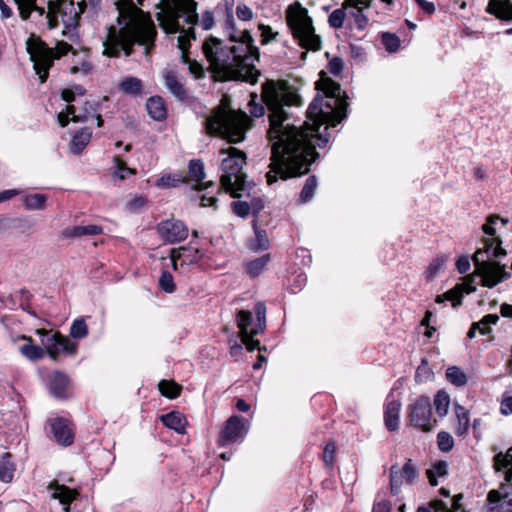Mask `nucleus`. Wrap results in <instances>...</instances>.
Listing matches in <instances>:
<instances>
[{
    "label": "nucleus",
    "instance_id": "28",
    "mask_svg": "<svg viewBox=\"0 0 512 512\" xmlns=\"http://www.w3.org/2000/svg\"><path fill=\"white\" fill-rule=\"evenodd\" d=\"M68 386L69 378L63 372L56 371L49 378V390L56 398H66Z\"/></svg>",
    "mask_w": 512,
    "mask_h": 512
},
{
    "label": "nucleus",
    "instance_id": "5",
    "mask_svg": "<svg viewBox=\"0 0 512 512\" xmlns=\"http://www.w3.org/2000/svg\"><path fill=\"white\" fill-rule=\"evenodd\" d=\"M252 124L247 113L235 111L221 102L204 121L205 131L212 137H220L228 143H239L245 139L247 130Z\"/></svg>",
    "mask_w": 512,
    "mask_h": 512
},
{
    "label": "nucleus",
    "instance_id": "63",
    "mask_svg": "<svg viewBox=\"0 0 512 512\" xmlns=\"http://www.w3.org/2000/svg\"><path fill=\"white\" fill-rule=\"evenodd\" d=\"M500 413L504 416L512 415V394L504 392L500 401Z\"/></svg>",
    "mask_w": 512,
    "mask_h": 512
},
{
    "label": "nucleus",
    "instance_id": "25",
    "mask_svg": "<svg viewBox=\"0 0 512 512\" xmlns=\"http://www.w3.org/2000/svg\"><path fill=\"white\" fill-rule=\"evenodd\" d=\"M495 471H504L505 482L512 481V446L505 452H498L493 457Z\"/></svg>",
    "mask_w": 512,
    "mask_h": 512
},
{
    "label": "nucleus",
    "instance_id": "23",
    "mask_svg": "<svg viewBox=\"0 0 512 512\" xmlns=\"http://www.w3.org/2000/svg\"><path fill=\"white\" fill-rule=\"evenodd\" d=\"M191 40H196V34H179L177 37V46L181 50L182 62L188 64L189 72L195 78H201L204 75L203 67L197 61L190 60L187 55Z\"/></svg>",
    "mask_w": 512,
    "mask_h": 512
},
{
    "label": "nucleus",
    "instance_id": "32",
    "mask_svg": "<svg viewBox=\"0 0 512 512\" xmlns=\"http://www.w3.org/2000/svg\"><path fill=\"white\" fill-rule=\"evenodd\" d=\"M146 109L149 116L156 121H163L167 118V107L160 96H152L146 102Z\"/></svg>",
    "mask_w": 512,
    "mask_h": 512
},
{
    "label": "nucleus",
    "instance_id": "19",
    "mask_svg": "<svg viewBox=\"0 0 512 512\" xmlns=\"http://www.w3.org/2000/svg\"><path fill=\"white\" fill-rule=\"evenodd\" d=\"M49 432L53 439L61 446L67 447L74 442V430L67 419L57 417L48 420Z\"/></svg>",
    "mask_w": 512,
    "mask_h": 512
},
{
    "label": "nucleus",
    "instance_id": "34",
    "mask_svg": "<svg viewBox=\"0 0 512 512\" xmlns=\"http://www.w3.org/2000/svg\"><path fill=\"white\" fill-rule=\"evenodd\" d=\"M118 89L125 95L138 97L143 93V82L137 77L128 76L119 83Z\"/></svg>",
    "mask_w": 512,
    "mask_h": 512
},
{
    "label": "nucleus",
    "instance_id": "29",
    "mask_svg": "<svg viewBox=\"0 0 512 512\" xmlns=\"http://www.w3.org/2000/svg\"><path fill=\"white\" fill-rule=\"evenodd\" d=\"M160 420L164 426L176 431L179 434L186 432L187 420L179 411H171L160 416Z\"/></svg>",
    "mask_w": 512,
    "mask_h": 512
},
{
    "label": "nucleus",
    "instance_id": "6",
    "mask_svg": "<svg viewBox=\"0 0 512 512\" xmlns=\"http://www.w3.org/2000/svg\"><path fill=\"white\" fill-rule=\"evenodd\" d=\"M219 155L222 157L220 164L221 187L232 197H241L250 188V184L246 180L247 176L243 172V166L247 159L245 152L235 147H229L220 150Z\"/></svg>",
    "mask_w": 512,
    "mask_h": 512
},
{
    "label": "nucleus",
    "instance_id": "31",
    "mask_svg": "<svg viewBox=\"0 0 512 512\" xmlns=\"http://www.w3.org/2000/svg\"><path fill=\"white\" fill-rule=\"evenodd\" d=\"M454 413L456 417L455 433L457 436L465 437L470 428V413L460 404H454Z\"/></svg>",
    "mask_w": 512,
    "mask_h": 512
},
{
    "label": "nucleus",
    "instance_id": "42",
    "mask_svg": "<svg viewBox=\"0 0 512 512\" xmlns=\"http://www.w3.org/2000/svg\"><path fill=\"white\" fill-rule=\"evenodd\" d=\"M483 247L487 251L492 261H497L506 255V251L501 247L499 238H488L483 242Z\"/></svg>",
    "mask_w": 512,
    "mask_h": 512
},
{
    "label": "nucleus",
    "instance_id": "7",
    "mask_svg": "<svg viewBox=\"0 0 512 512\" xmlns=\"http://www.w3.org/2000/svg\"><path fill=\"white\" fill-rule=\"evenodd\" d=\"M115 6L119 29L111 26L108 32H156L150 15L138 8L132 0H117Z\"/></svg>",
    "mask_w": 512,
    "mask_h": 512
},
{
    "label": "nucleus",
    "instance_id": "2",
    "mask_svg": "<svg viewBox=\"0 0 512 512\" xmlns=\"http://www.w3.org/2000/svg\"><path fill=\"white\" fill-rule=\"evenodd\" d=\"M228 43L212 35L203 43V52L215 72L226 80L234 79L256 83L260 75L255 67L259 60L258 48L253 45L251 34H229Z\"/></svg>",
    "mask_w": 512,
    "mask_h": 512
},
{
    "label": "nucleus",
    "instance_id": "41",
    "mask_svg": "<svg viewBox=\"0 0 512 512\" xmlns=\"http://www.w3.org/2000/svg\"><path fill=\"white\" fill-rule=\"evenodd\" d=\"M12 455L8 452L3 453L0 458V481L9 483L12 481L15 471V465L10 461Z\"/></svg>",
    "mask_w": 512,
    "mask_h": 512
},
{
    "label": "nucleus",
    "instance_id": "35",
    "mask_svg": "<svg viewBox=\"0 0 512 512\" xmlns=\"http://www.w3.org/2000/svg\"><path fill=\"white\" fill-rule=\"evenodd\" d=\"M92 137V131L85 127L77 131L70 142V149L74 154H79L88 145Z\"/></svg>",
    "mask_w": 512,
    "mask_h": 512
},
{
    "label": "nucleus",
    "instance_id": "8",
    "mask_svg": "<svg viewBox=\"0 0 512 512\" xmlns=\"http://www.w3.org/2000/svg\"><path fill=\"white\" fill-rule=\"evenodd\" d=\"M255 319L251 311L240 310L237 313L236 321L240 330V336L247 350L259 349L260 342L255 340V335L261 334L266 328V305L259 301L254 306Z\"/></svg>",
    "mask_w": 512,
    "mask_h": 512
},
{
    "label": "nucleus",
    "instance_id": "52",
    "mask_svg": "<svg viewBox=\"0 0 512 512\" xmlns=\"http://www.w3.org/2000/svg\"><path fill=\"white\" fill-rule=\"evenodd\" d=\"M434 376L432 369L429 367L428 361L423 358L421 364L417 367L415 372V381L423 383L431 380Z\"/></svg>",
    "mask_w": 512,
    "mask_h": 512
},
{
    "label": "nucleus",
    "instance_id": "12",
    "mask_svg": "<svg viewBox=\"0 0 512 512\" xmlns=\"http://www.w3.org/2000/svg\"><path fill=\"white\" fill-rule=\"evenodd\" d=\"M407 419L413 427L423 432L431 431L436 424V419L433 418L430 398L425 395L416 398L407 407Z\"/></svg>",
    "mask_w": 512,
    "mask_h": 512
},
{
    "label": "nucleus",
    "instance_id": "60",
    "mask_svg": "<svg viewBox=\"0 0 512 512\" xmlns=\"http://www.w3.org/2000/svg\"><path fill=\"white\" fill-rule=\"evenodd\" d=\"M14 2L23 19H27L31 11L35 8V0H14Z\"/></svg>",
    "mask_w": 512,
    "mask_h": 512
},
{
    "label": "nucleus",
    "instance_id": "11",
    "mask_svg": "<svg viewBox=\"0 0 512 512\" xmlns=\"http://www.w3.org/2000/svg\"><path fill=\"white\" fill-rule=\"evenodd\" d=\"M157 34H107L103 41V54L117 57L123 51L126 56L132 52L134 44L153 43Z\"/></svg>",
    "mask_w": 512,
    "mask_h": 512
},
{
    "label": "nucleus",
    "instance_id": "17",
    "mask_svg": "<svg viewBox=\"0 0 512 512\" xmlns=\"http://www.w3.org/2000/svg\"><path fill=\"white\" fill-rule=\"evenodd\" d=\"M419 476V472L411 459H408L402 468L398 465L390 467V491L395 496L398 495L404 483L412 484Z\"/></svg>",
    "mask_w": 512,
    "mask_h": 512
},
{
    "label": "nucleus",
    "instance_id": "57",
    "mask_svg": "<svg viewBox=\"0 0 512 512\" xmlns=\"http://www.w3.org/2000/svg\"><path fill=\"white\" fill-rule=\"evenodd\" d=\"M348 10V19L354 18V22L358 29H364L367 22L366 18L361 13V9L358 6H350Z\"/></svg>",
    "mask_w": 512,
    "mask_h": 512
},
{
    "label": "nucleus",
    "instance_id": "46",
    "mask_svg": "<svg viewBox=\"0 0 512 512\" xmlns=\"http://www.w3.org/2000/svg\"><path fill=\"white\" fill-rule=\"evenodd\" d=\"M446 378L456 387H463L467 383L465 372L458 366L448 367L446 370Z\"/></svg>",
    "mask_w": 512,
    "mask_h": 512
},
{
    "label": "nucleus",
    "instance_id": "58",
    "mask_svg": "<svg viewBox=\"0 0 512 512\" xmlns=\"http://www.w3.org/2000/svg\"><path fill=\"white\" fill-rule=\"evenodd\" d=\"M446 263V258L444 256L437 257L434 259L428 266L426 270L427 278H434L439 271H441Z\"/></svg>",
    "mask_w": 512,
    "mask_h": 512
},
{
    "label": "nucleus",
    "instance_id": "49",
    "mask_svg": "<svg viewBox=\"0 0 512 512\" xmlns=\"http://www.w3.org/2000/svg\"><path fill=\"white\" fill-rule=\"evenodd\" d=\"M214 186L212 182L206 183L205 185H200L198 187L197 198L200 200V204L203 207H213L217 208V197L210 195L209 193H203L204 190H207L209 187Z\"/></svg>",
    "mask_w": 512,
    "mask_h": 512
},
{
    "label": "nucleus",
    "instance_id": "43",
    "mask_svg": "<svg viewBox=\"0 0 512 512\" xmlns=\"http://www.w3.org/2000/svg\"><path fill=\"white\" fill-rule=\"evenodd\" d=\"M448 473V463L444 460L435 462L430 469L427 470V477L431 486L438 484L437 478L443 477Z\"/></svg>",
    "mask_w": 512,
    "mask_h": 512
},
{
    "label": "nucleus",
    "instance_id": "1",
    "mask_svg": "<svg viewBox=\"0 0 512 512\" xmlns=\"http://www.w3.org/2000/svg\"><path fill=\"white\" fill-rule=\"evenodd\" d=\"M316 87L325 96L317 95L313 99L307 109V121L299 127L289 122L283 108L289 104L286 92L276 84L263 89V99L270 111L268 139L272 155L270 170L266 173L269 185L278 179L286 180L306 174L319 156L315 147L324 148L327 145L330 138L328 129L340 121L337 99L340 85L322 77Z\"/></svg>",
    "mask_w": 512,
    "mask_h": 512
},
{
    "label": "nucleus",
    "instance_id": "62",
    "mask_svg": "<svg viewBox=\"0 0 512 512\" xmlns=\"http://www.w3.org/2000/svg\"><path fill=\"white\" fill-rule=\"evenodd\" d=\"M445 510V502L439 499L430 501L427 505L419 506L416 512H443Z\"/></svg>",
    "mask_w": 512,
    "mask_h": 512
},
{
    "label": "nucleus",
    "instance_id": "56",
    "mask_svg": "<svg viewBox=\"0 0 512 512\" xmlns=\"http://www.w3.org/2000/svg\"><path fill=\"white\" fill-rule=\"evenodd\" d=\"M380 41L390 53L396 52L400 47V39L397 34H381Z\"/></svg>",
    "mask_w": 512,
    "mask_h": 512
},
{
    "label": "nucleus",
    "instance_id": "48",
    "mask_svg": "<svg viewBox=\"0 0 512 512\" xmlns=\"http://www.w3.org/2000/svg\"><path fill=\"white\" fill-rule=\"evenodd\" d=\"M188 174L192 181L197 183L201 182L206 174L204 170V163L200 159H192L188 164Z\"/></svg>",
    "mask_w": 512,
    "mask_h": 512
},
{
    "label": "nucleus",
    "instance_id": "64",
    "mask_svg": "<svg viewBox=\"0 0 512 512\" xmlns=\"http://www.w3.org/2000/svg\"><path fill=\"white\" fill-rule=\"evenodd\" d=\"M232 211L239 217L246 218L250 213V206L244 201H233L231 203Z\"/></svg>",
    "mask_w": 512,
    "mask_h": 512
},
{
    "label": "nucleus",
    "instance_id": "51",
    "mask_svg": "<svg viewBox=\"0 0 512 512\" xmlns=\"http://www.w3.org/2000/svg\"><path fill=\"white\" fill-rule=\"evenodd\" d=\"M185 179L180 174H165L156 181V186L161 188L177 187L184 183Z\"/></svg>",
    "mask_w": 512,
    "mask_h": 512
},
{
    "label": "nucleus",
    "instance_id": "55",
    "mask_svg": "<svg viewBox=\"0 0 512 512\" xmlns=\"http://www.w3.org/2000/svg\"><path fill=\"white\" fill-rule=\"evenodd\" d=\"M437 446L440 451L449 452L454 447V439L448 432L441 431L437 435Z\"/></svg>",
    "mask_w": 512,
    "mask_h": 512
},
{
    "label": "nucleus",
    "instance_id": "15",
    "mask_svg": "<svg viewBox=\"0 0 512 512\" xmlns=\"http://www.w3.org/2000/svg\"><path fill=\"white\" fill-rule=\"evenodd\" d=\"M156 230L162 241L166 244H176L187 239L189 229L178 219L170 218L157 224Z\"/></svg>",
    "mask_w": 512,
    "mask_h": 512
},
{
    "label": "nucleus",
    "instance_id": "33",
    "mask_svg": "<svg viewBox=\"0 0 512 512\" xmlns=\"http://www.w3.org/2000/svg\"><path fill=\"white\" fill-rule=\"evenodd\" d=\"M103 228L99 225H86V226H73L67 227L63 230L62 235L64 238L72 239L79 238L86 235H99L102 234Z\"/></svg>",
    "mask_w": 512,
    "mask_h": 512
},
{
    "label": "nucleus",
    "instance_id": "61",
    "mask_svg": "<svg viewBox=\"0 0 512 512\" xmlns=\"http://www.w3.org/2000/svg\"><path fill=\"white\" fill-rule=\"evenodd\" d=\"M336 445L333 441H329L326 443L323 450V461L329 467H331L335 462L336 455Z\"/></svg>",
    "mask_w": 512,
    "mask_h": 512
},
{
    "label": "nucleus",
    "instance_id": "26",
    "mask_svg": "<svg viewBox=\"0 0 512 512\" xmlns=\"http://www.w3.org/2000/svg\"><path fill=\"white\" fill-rule=\"evenodd\" d=\"M401 403L399 400H387L384 409V424L388 431L393 432L399 428V414Z\"/></svg>",
    "mask_w": 512,
    "mask_h": 512
},
{
    "label": "nucleus",
    "instance_id": "50",
    "mask_svg": "<svg viewBox=\"0 0 512 512\" xmlns=\"http://www.w3.org/2000/svg\"><path fill=\"white\" fill-rule=\"evenodd\" d=\"M88 335V326L84 318L75 319L70 326V336L74 339H83Z\"/></svg>",
    "mask_w": 512,
    "mask_h": 512
},
{
    "label": "nucleus",
    "instance_id": "24",
    "mask_svg": "<svg viewBox=\"0 0 512 512\" xmlns=\"http://www.w3.org/2000/svg\"><path fill=\"white\" fill-rule=\"evenodd\" d=\"M97 120V126H103V119L100 114V105L96 101H85L83 106L77 110L75 107L74 117L71 118L72 122H87L90 119Z\"/></svg>",
    "mask_w": 512,
    "mask_h": 512
},
{
    "label": "nucleus",
    "instance_id": "37",
    "mask_svg": "<svg viewBox=\"0 0 512 512\" xmlns=\"http://www.w3.org/2000/svg\"><path fill=\"white\" fill-rule=\"evenodd\" d=\"M22 205L27 211L43 210L46 207L48 196L43 193L24 195L21 198Z\"/></svg>",
    "mask_w": 512,
    "mask_h": 512
},
{
    "label": "nucleus",
    "instance_id": "30",
    "mask_svg": "<svg viewBox=\"0 0 512 512\" xmlns=\"http://www.w3.org/2000/svg\"><path fill=\"white\" fill-rule=\"evenodd\" d=\"M294 42L304 51L302 59L306 57L307 51H318L321 48V40L318 34H292Z\"/></svg>",
    "mask_w": 512,
    "mask_h": 512
},
{
    "label": "nucleus",
    "instance_id": "22",
    "mask_svg": "<svg viewBox=\"0 0 512 512\" xmlns=\"http://www.w3.org/2000/svg\"><path fill=\"white\" fill-rule=\"evenodd\" d=\"M48 490L53 498L58 499L64 505V512H79L75 510V507L70 506L71 502L79 496V492L76 489H71L63 484H59L57 481H52L48 486Z\"/></svg>",
    "mask_w": 512,
    "mask_h": 512
},
{
    "label": "nucleus",
    "instance_id": "53",
    "mask_svg": "<svg viewBox=\"0 0 512 512\" xmlns=\"http://www.w3.org/2000/svg\"><path fill=\"white\" fill-rule=\"evenodd\" d=\"M345 19H348L347 7L344 9L334 10L328 17V23L330 27L334 29H339L342 27Z\"/></svg>",
    "mask_w": 512,
    "mask_h": 512
},
{
    "label": "nucleus",
    "instance_id": "45",
    "mask_svg": "<svg viewBox=\"0 0 512 512\" xmlns=\"http://www.w3.org/2000/svg\"><path fill=\"white\" fill-rule=\"evenodd\" d=\"M317 185L318 182L316 176L311 175L306 179L305 184L300 192V203H308L313 199Z\"/></svg>",
    "mask_w": 512,
    "mask_h": 512
},
{
    "label": "nucleus",
    "instance_id": "13",
    "mask_svg": "<svg viewBox=\"0 0 512 512\" xmlns=\"http://www.w3.org/2000/svg\"><path fill=\"white\" fill-rule=\"evenodd\" d=\"M249 431V422L242 416L232 415L222 425L216 443L219 447L240 444Z\"/></svg>",
    "mask_w": 512,
    "mask_h": 512
},
{
    "label": "nucleus",
    "instance_id": "59",
    "mask_svg": "<svg viewBox=\"0 0 512 512\" xmlns=\"http://www.w3.org/2000/svg\"><path fill=\"white\" fill-rule=\"evenodd\" d=\"M462 286H455L454 288L448 290L444 293L446 300L452 302V306L454 308L460 306L462 304L463 294L461 291Z\"/></svg>",
    "mask_w": 512,
    "mask_h": 512
},
{
    "label": "nucleus",
    "instance_id": "21",
    "mask_svg": "<svg viewBox=\"0 0 512 512\" xmlns=\"http://www.w3.org/2000/svg\"><path fill=\"white\" fill-rule=\"evenodd\" d=\"M163 79L166 88L178 101L186 104H192L195 102L196 98L184 88V85L177 78L174 71L165 70L163 72Z\"/></svg>",
    "mask_w": 512,
    "mask_h": 512
},
{
    "label": "nucleus",
    "instance_id": "36",
    "mask_svg": "<svg viewBox=\"0 0 512 512\" xmlns=\"http://www.w3.org/2000/svg\"><path fill=\"white\" fill-rule=\"evenodd\" d=\"M21 339L27 341V343L22 345L19 349L23 356L31 361H37L44 357V348L34 345L31 337L22 335Z\"/></svg>",
    "mask_w": 512,
    "mask_h": 512
},
{
    "label": "nucleus",
    "instance_id": "44",
    "mask_svg": "<svg viewBox=\"0 0 512 512\" xmlns=\"http://www.w3.org/2000/svg\"><path fill=\"white\" fill-rule=\"evenodd\" d=\"M433 404H434V407L436 410V414L440 418L445 417L448 413V409H449V405H450V397H449L448 393H446L443 390L438 391L434 397Z\"/></svg>",
    "mask_w": 512,
    "mask_h": 512
},
{
    "label": "nucleus",
    "instance_id": "16",
    "mask_svg": "<svg viewBox=\"0 0 512 512\" xmlns=\"http://www.w3.org/2000/svg\"><path fill=\"white\" fill-rule=\"evenodd\" d=\"M487 512H512V483L501 484L487 495Z\"/></svg>",
    "mask_w": 512,
    "mask_h": 512
},
{
    "label": "nucleus",
    "instance_id": "40",
    "mask_svg": "<svg viewBox=\"0 0 512 512\" xmlns=\"http://www.w3.org/2000/svg\"><path fill=\"white\" fill-rule=\"evenodd\" d=\"M254 238H251L248 243L249 249L253 251L266 250L269 247V238L264 229H260L254 222Z\"/></svg>",
    "mask_w": 512,
    "mask_h": 512
},
{
    "label": "nucleus",
    "instance_id": "18",
    "mask_svg": "<svg viewBox=\"0 0 512 512\" xmlns=\"http://www.w3.org/2000/svg\"><path fill=\"white\" fill-rule=\"evenodd\" d=\"M286 19L291 32H315L308 11L298 2L288 7Z\"/></svg>",
    "mask_w": 512,
    "mask_h": 512
},
{
    "label": "nucleus",
    "instance_id": "14",
    "mask_svg": "<svg viewBox=\"0 0 512 512\" xmlns=\"http://www.w3.org/2000/svg\"><path fill=\"white\" fill-rule=\"evenodd\" d=\"M38 334L41 337L45 353L55 361L61 354L74 355L77 351L78 345L60 333L50 334L45 330H38Z\"/></svg>",
    "mask_w": 512,
    "mask_h": 512
},
{
    "label": "nucleus",
    "instance_id": "9",
    "mask_svg": "<svg viewBox=\"0 0 512 512\" xmlns=\"http://www.w3.org/2000/svg\"><path fill=\"white\" fill-rule=\"evenodd\" d=\"M101 4V0H82L75 6L73 0H49L48 1V27L56 28L57 15L61 14L62 21L67 28L75 27L78 23L80 14H82L87 5L96 12Z\"/></svg>",
    "mask_w": 512,
    "mask_h": 512
},
{
    "label": "nucleus",
    "instance_id": "10",
    "mask_svg": "<svg viewBox=\"0 0 512 512\" xmlns=\"http://www.w3.org/2000/svg\"><path fill=\"white\" fill-rule=\"evenodd\" d=\"M473 262L475 271L481 278V284L485 287L492 288L510 277L506 266L501 265L498 261H492L484 247L476 250Z\"/></svg>",
    "mask_w": 512,
    "mask_h": 512
},
{
    "label": "nucleus",
    "instance_id": "27",
    "mask_svg": "<svg viewBox=\"0 0 512 512\" xmlns=\"http://www.w3.org/2000/svg\"><path fill=\"white\" fill-rule=\"evenodd\" d=\"M486 12L502 21H511L512 2L510 0H489Z\"/></svg>",
    "mask_w": 512,
    "mask_h": 512
},
{
    "label": "nucleus",
    "instance_id": "47",
    "mask_svg": "<svg viewBox=\"0 0 512 512\" xmlns=\"http://www.w3.org/2000/svg\"><path fill=\"white\" fill-rule=\"evenodd\" d=\"M160 393L170 399H175L180 395L181 386L172 380H161L158 384Z\"/></svg>",
    "mask_w": 512,
    "mask_h": 512
},
{
    "label": "nucleus",
    "instance_id": "54",
    "mask_svg": "<svg viewBox=\"0 0 512 512\" xmlns=\"http://www.w3.org/2000/svg\"><path fill=\"white\" fill-rule=\"evenodd\" d=\"M158 284L160 289L166 293H173L176 290L174 278L169 271H162Z\"/></svg>",
    "mask_w": 512,
    "mask_h": 512
},
{
    "label": "nucleus",
    "instance_id": "39",
    "mask_svg": "<svg viewBox=\"0 0 512 512\" xmlns=\"http://www.w3.org/2000/svg\"><path fill=\"white\" fill-rule=\"evenodd\" d=\"M270 261V254H264L245 264L248 275L252 278L258 277L267 267Z\"/></svg>",
    "mask_w": 512,
    "mask_h": 512
},
{
    "label": "nucleus",
    "instance_id": "3",
    "mask_svg": "<svg viewBox=\"0 0 512 512\" xmlns=\"http://www.w3.org/2000/svg\"><path fill=\"white\" fill-rule=\"evenodd\" d=\"M26 50L33 63V69L41 83L47 80L49 70L53 66L54 60L65 56H69V72L71 74L86 76L93 71L89 50H75L70 44L64 41H58L56 46L51 48L39 37H36L35 34H31L26 41Z\"/></svg>",
    "mask_w": 512,
    "mask_h": 512
},
{
    "label": "nucleus",
    "instance_id": "38",
    "mask_svg": "<svg viewBox=\"0 0 512 512\" xmlns=\"http://www.w3.org/2000/svg\"><path fill=\"white\" fill-rule=\"evenodd\" d=\"M136 173V169L128 167L126 162L120 157H114V165L111 173L114 180L124 181L136 175Z\"/></svg>",
    "mask_w": 512,
    "mask_h": 512
},
{
    "label": "nucleus",
    "instance_id": "20",
    "mask_svg": "<svg viewBox=\"0 0 512 512\" xmlns=\"http://www.w3.org/2000/svg\"><path fill=\"white\" fill-rule=\"evenodd\" d=\"M202 256V252L191 245L173 248L170 252V259L174 270H177L178 266L197 264Z\"/></svg>",
    "mask_w": 512,
    "mask_h": 512
},
{
    "label": "nucleus",
    "instance_id": "4",
    "mask_svg": "<svg viewBox=\"0 0 512 512\" xmlns=\"http://www.w3.org/2000/svg\"><path fill=\"white\" fill-rule=\"evenodd\" d=\"M157 12V20L163 32H194V28L184 29L179 20L189 25H199L203 30H211L215 20L212 11H205L201 20L196 12L197 3L194 0H161Z\"/></svg>",
    "mask_w": 512,
    "mask_h": 512
}]
</instances>
